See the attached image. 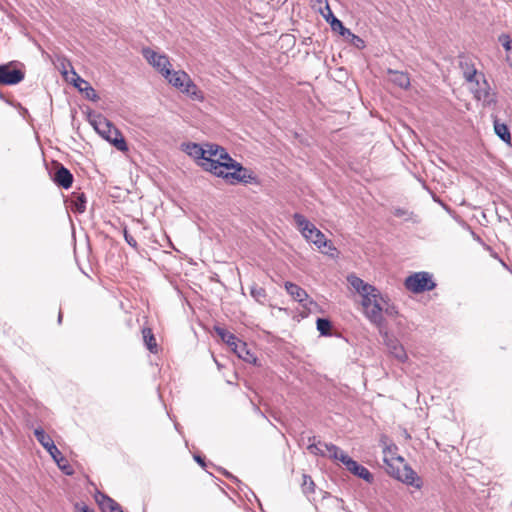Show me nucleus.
I'll use <instances>...</instances> for the list:
<instances>
[{"label":"nucleus","instance_id":"f257e3e1","mask_svg":"<svg viewBox=\"0 0 512 512\" xmlns=\"http://www.w3.org/2000/svg\"><path fill=\"white\" fill-rule=\"evenodd\" d=\"M293 220L302 236L307 241L313 243L323 253L332 255V251L336 250L333 243L330 240H327L325 235L304 215L295 213L293 215Z\"/></svg>","mask_w":512,"mask_h":512},{"label":"nucleus","instance_id":"f03ea898","mask_svg":"<svg viewBox=\"0 0 512 512\" xmlns=\"http://www.w3.org/2000/svg\"><path fill=\"white\" fill-rule=\"evenodd\" d=\"M218 169V177L223 178L228 184H258L259 180L256 174L249 168L244 167L240 162L224 163L212 166Z\"/></svg>","mask_w":512,"mask_h":512},{"label":"nucleus","instance_id":"7ed1b4c3","mask_svg":"<svg viewBox=\"0 0 512 512\" xmlns=\"http://www.w3.org/2000/svg\"><path fill=\"white\" fill-rule=\"evenodd\" d=\"M34 435L37 441L43 446V448L56 462L58 468L66 475H73L74 470L72 466L68 463L67 459L62 455V453L57 448L52 438L48 434H46V432L41 427H38L34 430Z\"/></svg>","mask_w":512,"mask_h":512},{"label":"nucleus","instance_id":"20e7f679","mask_svg":"<svg viewBox=\"0 0 512 512\" xmlns=\"http://www.w3.org/2000/svg\"><path fill=\"white\" fill-rule=\"evenodd\" d=\"M406 288L413 293H422L431 291L436 287L432 274L429 272L421 271L413 273L405 280Z\"/></svg>","mask_w":512,"mask_h":512},{"label":"nucleus","instance_id":"39448f33","mask_svg":"<svg viewBox=\"0 0 512 512\" xmlns=\"http://www.w3.org/2000/svg\"><path fill=\"white\" fill-rule=\"evenodd\" d=\"M473 83L476 84V88H474L473 94L474 97L483 102L484 106H492L497 102L496 93L491 91L490 85L488 84L484 75H480L478 79H476Z\"/></svg>","mask_w":512,"mask_h":512},{"label":"nucleus","instance_id":"423d86ee","mask_svg":"<svg viewBox=\"0 0 512 512\" xmlns=\"http://www.w3.org/2000/svg\"><path fill=\"white\" fill-rule=\"evenodd\" d=\"M142 55L147 60V62L153 66L162 76L164 74L169 75L171 64L168 56L165 54L157 53L149 47L142 49Z\"/></svg>","mask_w":512,"mask_h":512},{"label":"nucleus","instance_id":"0eeeda50","mask_svg":"<svg viewBox=\"0 0 512 512\" xmlns=\"http://www.w3.org/2000/svg\"><path fill=\"white\" fill-rule=\"evenodd\" d=\"M340 462L343 463L346 466L347 470H349L354 475L358 476L359 478L365 480L368 483L373 482L374 477L372 473L366 467L350 458L346 453L340 454Z\"/></svg>","mask_w":512,"mask_h":512},{"label":"nucleus","instance_id":"6e6552de","mask_svg":"<svg viewBox=\"0 0 512 512\" xmlns=\"http://www.w3.org/2000/svg\"><path fill=\"white\" fill-rule=\"evenodd\" d=\"M89 122L96 132L107 141V138H109L112 133L114 125L101 114H90Z\"/></svg>","mask_w":512,"mask_h":512},{"label":"nucleus","instance_id":"1a4fd4ad","mask_svg":"<svg viewBox=\"0 0 512 512\" xmlns=\"http://www.w3.org/2000/svg\"><path fill=\"white\" fill-rule=\"evenodd\" d=\"M25 74L20 69H11L9 65H0V84L15 85L21 82Z\"/></svg>","mask_w":512,"mask_h":512},{"label":"nucleus","instance_id":"9d476101","mask_svg":"<svg viewBox=\"0 0 512 512\" xmlns=\"http://www.w3.org/2000/svg\"><path fill=\"white\" fill-rule=\"evenodd\" d=\"M72 78L71 82L75 88H77L81 93L84 94L85 98L96 102L99 99L95 89L90 85V83L83 78H81L73 69H72Z\"/></svg>","mask_w":512,"mask_h":512},{"label":"nucleus","instance_id":"9b49d317","mask_svg":"<svg viewBox=\"0 0 512 512\" xmlns=\"http://www.w3.org/2000/svg\"><path fill=\"white\" fill-rule=\"evenodd\" d=\"M325 10L327 13L321 11L323 17L327 22L330 23L331 29L335 32H338L341 36L346 37L347 35H352L350 29L346 28L342 21L339 20L330 9L329 3L325 0Z\"/></svg>","mask_w":512,"mask_h":512},{"label":"nucleus","instance_id":"f8f14e48","mask_svg":"<svg viewBox=\"0 0 512 512\" xmlns=\"http://www.w3.org/2000/svg\"><path fill=\"white\" fill-rule=\"evenodd\" d=\"M236 160H234L229 153L226 151L224 147L221 146L219 149L218 157L217 159H206V162L202 163V168L205 171H208L212 173L214 176L218 177V169L212 168V166L218 164H224V163H234Z\"/></svg>","mask_w":512,"mask_h":512},{"label":"nucleus","instance_id":"ddd939ff","mask_svg":"<svg viewBox=\"0 0 512 512\" xmlns=\"http://www.w3.org/2000/svg\"><path fill=\"white\" fill-rule=\"evenodd\" d=\"M94 499L102 512H119L122 510L120 504L99 490H96Z\"/></svg>","mask_w":512,"mask_h":512},{"label":"nucleus","instance_id":"4468645a","mask_svg":"<svg viewBox=\"0 0 512 512\" xmlns=\"http://www.w3.org/2000/svg\"><path fill=\"white\" fill-rule=\"evenodd\" d=\"M383 303H385L384 299L383 301H375L369 308L364 311L365 316L377 326L382 325L384 321L382 316V311L384 309Z\"/></svg>","mask_w":512,"mask_h":512},{"label":"nucleus","instance_id":"2eb2a0df","mask_svg":"<svg viewBox=\"0 0 512 512\" xmlns=\"http://www.w3.org/2000/svg\"><path fill=\"white\" fill-rule=\"evenodd\" d=\"M73 174L70 172L69 169L64 167L63 165H60L53 177V181L60 187L64 189H68L72 186L73 183Z\"/></svg>","mask_w":512,"mask_h":512},{"label":"nucleus","instance_id":"dca6fc26","mask_svg":"<svg viewBox=\"0 0 512 512\" xmlns=\"http://www.w3.org/2000/svg\"><path fill=\"white\" fill-rule=\"evenodd\" d=\"M393 475L405 484L415 486L418 489L421 488V482L416 472L407 465L404 466L402 472L398 471L396 474L393 473Z\"/></svg>","mask_w":512,"mask_h":512},{"label":"nucleus","instance_id":"f3484780","mask_svg":"<svg viewBox=\"0 0 512 512\" xmlns=\"http://www.w3.org/2000/svg\"><path fill=\"white\" fill-rule=\"evenodd\" d=\"M163 77L172 86H174L175 88H177L178 90L181 91L183 89V87H185V85L188 81L189 75L183 70H178V71L169 70V75L164 74Z\"/></svg>","mask_w":512,"mask_h":512},{"label":"nucleus","instance_id":"a211bd4d","mask_svg":"<svg viewBox=\"0 0 512 512\" xmlns=\"http://www.w3.org/2000/svg\"><path fill=\"white\" fill-rule=\"evenodd\" d=\"M459 66L463 72L465 80L469 83H473L480 76H477V70L468 57H460Z\"/></svg>","mask_w":512,"mask_h":512},{"label":"nucleus","instance_id":"6ab92c4d","mask_svg":"<svg viewBox=\"0 0 512 512\" xmlns=\"http://www.w3.org/2000/svg\"><path fill=\"white\" fill-rule=\"evenodd\" d=\"M183 151L186 152L189 156L193 157L198 161V165L202 167V163L206 162L204 146L198 143H186L183 144Z\"/></svg>","mask_w":512,"mask_h":512},{"label":"nucleus","instance_id":"aec40b11","mask_svg":"<svg viewBox=\"0 0 512 512\" xmlns=\"http://www.w3.org/2000/svg\"><path fill=\"white\" fill-rule=\"evenodd\" d=\"M389 81L401 89H407L410 86L409 75L402 71L388 69Z\"/></svg>","mask_w":512,"mask_h":512},{"label":"nucleus","instance_id":"412c9836","mask_svg":"<svg viewBox=\"0 0 512 512\" xmlns=\"http://www.w3.org/2000/svg\"><path fill=\"white\" fill-rule=\"evenodd\" d=\"M386 346L391 355H393L398 361L405 362L408 358L406 351L402 344L393 338H388L386 340Z\"/></svg>","mask_w":512,"mask_h":512},{"label":"nucleus","instance_id":"4be33fe9","mask_svg":"<svg viewBox=\"0 0 512 512\" xmlns=\"http://www.w3.org/2000/svg\"><path fill=\"white\" fill-rule=\"evenodd\" d=\"M285 289L287 293L297 302H299L301 305L308 301V294L307 292L301 288L299 285L292 283V282H286L285 283Z\"/></svg>","mask_w":512,"mask_h":512},{"label":"nucleus","instance_id":"5701e85b","mask_svg":"<svg viewBox=\"0 0 512 512\" xmlns=\"http://www.w3.org/2000/svg\"><path fill=\"white\" fill-rule=\"evenodd\" d=\"M70 207L75 213H83L86 210V196L83 192H73L69 199Z\"/></svg>","mask_w":512,"mask_h":512},{"label":"nucleus","instance_id":"b1692460","mask_svg":"<svg viewBox=\"0 0 512 512\" xmlns=\"http://www.w3.org/2000/svg\"><path fill=\"white\" fill-rule=\"evenodd\" d=\"M107 141L121 152L128 151V145L126 143V140L124 139L122 133L115 126L112 129L110 137L107 138Z\"/></svg>","mask_w":512,"mask_h":512},{"label":"nucleus","instance_id":"393cba45","mask_svg":"<svg viewBox=\"0 0 512 512\" xmlns=\"http://www.w3.org/2000/svg\"><path fill=\"white\" fill-rule=\"evenodd\" d=\"M181 92L186 94L194 101L202 102L204 100L203 92L197 87V85L192 81L190 77L188 78V81Z\"/></svg>","mask_w":512,"mask_h":512},{"label":"nucleus","instance_id":"a878e982","mask_svg":"<svg viewBox=\"0 0 512 512\" xmlns=\"http://www.w3.org/2000/svg\"><path fill=\"white\" fill-rule=\"evenodd\" d=\"M348 283L352 286V288L357 291L360 295L366 292L367 290L375 291V287L365 283L361 278L356 275H349L347 277Z\"/></svg>","mask_w":512,"mask_h":512},{"label":"nucleus","instance_id":"bb28decb","mask_svg":"<svg viewBox=\"0 0 512 512\" xmlns=\"http://www.w3.org/2000/svg\"><path fill=\"white\" fill-rule=\"evenodd\" d=\"M215 332L221 338L223 342H225L231 349H233L236 344L240 341L233 333L227 331L225 328L220 326L214 327Z\"/></svg>","mask_w":512,"mask_h":512},{"label":"nucleus","instance_id":"cd10ccee","mask_svg":"<svg viewBox=\"0 0 512 512\" xmlns=\"http://www.w3.org/2000/svg\"><path fill=\"white\" fill-rule=\"evenodd\" d=\"M232 350L234 353L237 354L239 358L248 363L256 361V357L252 353H250V351L247 349L246 343L242 341H239Z\"/></svg>","mask_w":512,"mask_h":512},{"label":"nucleus","instance_id":"c85d7f7f","mask_svg":"<svg viewBox=\"0 0 512 512\" xmlns=\"http://www.w3.org/2000/svg\"><path fill=\"white\" fill-rule=\"evenodd\" d=\"M362 297V306L364 311L369 308L373 302L375 301H383V296L380 294V292L375 288V291L367 290L363 294H361Z\"/></svg>","mask_w":512,"mask_h":512},{"label":"nucleus","instance_id":"c756f323","mask_svg":"<svg viewBox=\"0 0 512 512\" xmlns=\"http://www.w3.org/2000/svg\"><path fill=\"white\" fill-rule=\"evenodd\" d=\"M494 131L496 135L506 144L511 145V134L506 124L500 123L497 119L494 120Z\"/></svg>","mask_w":512,"mask_h":512},{"label":"nucleus","instance_id":"7c9ffc66","mask_svg":"<svg viewBox=\"0 0 512 512\" xmlns=\"http://www.w3.org/2000/svg\"><path fill=\"white\" fill-rule=\"evenodd\" d=\"M250 295L256 302L260 304H264L267 300L266 290L255 283L250 286Z\"/></svg>","mask_w":512,"mask_h":512},{"label":"nucleus","instance_id":"2f4dec72","mask_svg":"<svg viewBox=\"0 0 512 512\" xmlns=\"http://www.w3.org/2000/svg\"><path fill=\"white\" fill-rule=\"evenodd\" d=\"M142 333H143V339H144L147 349L152 353H156L157 352V343H156V339H155L151 329L145 328V329H143Z\"/></svg>","mask_w":512,"mask_h":512},{"label":"nucleus","instance_id":"473e14b6","mask_svg":"<svg viewBox=\"0 0 512 512\" xmlns=\"http://www.w3.org/2000/svg\"><path fill=\"white\" fill-rule=\"evenodd\" d=\"M316 327L321 336H331L332 323L327 318H318Z\"/></svg>","mask_w":512,"mask_h":512},{"label":"nucleus","instance_id":"72a5a7b5","mask_svg":"<svg viewBox=\"0 0 512 512\" xmlns=\"http://www.w3.org/2000/svg\"><path fill=\"white\" fill-rule=\"evenodd\" d=\"M393 214L396 217H403L404 220L407 221V222L408 221L412 222V223H418L419 222L417 216L413 212L408 211V210H406L404 208H399V207L395 208L393 210Z\"/></svg>","mask_w":512,"mask_h":512},{"label":"nucleus","instance_id":"f704fd0d","mask_svg":"<svg viewBox=\"0 0 512 512\" xmlns=\"http://www.w3.org/2000/svg\"><path fill=\"white\" fill-rule=\"evenodd\" d=\"M499 42L502 44L506 52H508L507 59L510 61V65L512 67V40L508 34H501L498 38Z\"/></svg>","mask_w":512,"mask_h":512},{"label":"nucleus","instance_id":"c9c22d12","mask_svg":"<svg viewBox=\"0 0 512 512\" xmlns=\"http://www.w3.org/2000/svg\"><path fill=\"white\" fill-rule=\"evenodd\" d=\"M220 148L221 146L218 144L206 143L204 145L206 159H217Z\"/></svg>","mask_w":512,"mask_h":512},{"label":"nucleus","instance_id":"e433bc0d","mask_svg":"<svg viewBox=\"0 0 512 512\" xmlns=\"http://www.w3.org/2000/svg\"><path fill=\"white\" fill-rule=\"evenodd\" d=\"M308 446H307V449L309 450V452L313 455H316V456H324L325 453L323 452V450H321L319 447H318V444L316 443V437L315 436H312V437H309L308 438Z\"/></svg>","mask_w":512,"mask_h":512},{"label":"nucleus","instance_id":"4c0bfd02","mask_svg":"<svg viewBox=\"0 0 512 512\" xmlns=\"http://www.w3.org/2000/svg\"><path fill=\"white\" fill-rule=\"evenodd\" d=\"M324 446L329 453L330 458L340 461V454L344 452L338 446L332 443H325Z\"/></svg>","mask_w":512,"mask_h":512},{"label":"nucleus","instance_id":"58836bf2","mask_svg":"<svg viewBox=\"0 0 512 512\" xmlns=\"http://www.w3.org/2000/svg\"><path fill=\"white\" fill-rule=\"evenodd\" d=\"M315 488V483L309 475H303V483L302 489L304 493H313Z\"/></svg>","mask_w":512,"mask_h":512},{"label":"nucleus","instance_id":"ea45409f","mask_svg":"<svg viewBox=\"0 0 512 512\" xmlns=\"http://www.w3.org/2000/svg\"><path fill=\"white\" fill-rule=\"evenodd\" d=\"M346 38H348L357 48H364L365 46L364 40L353 33L352 35H347Z\"/></svg>","mask_w":512,"mask_h":512},{"label":"nucleus","instance_id":"a19ab883","mask_svg":"<svg viewBox=\"0 0 512 512\" xmlns=\"http://www.w3.org/2000/svg\"><path fill=\"white\" fill-rule=\"evenodd\" d=\"M124 239L126 241V243L131 246L132 248H137L138 244H137V241L135 240V238L129 234V232L127 231V229L125 228L124 229Z\"/></svg>","mask_w":512,"mask_h":512},{"label":"nucleus","instance_id":"79ce46f5","mask_svg":"<svg viewBox=\"0 0 512 512\" xmlns=\"http://www.w3.org/2000/svg\"><path fill=\"white\" fill-rule=\"evenodd\" d=\"M302 306L308 309L310 313L315 312L318 309V304L310 298H308V301L304 302Z\"/></svg>","mask_w":512,"mask_h":512},{"label":"nucleus","instance_id":"37998d69","mask_svg":"<svg viewBox=\"0 0 512 512\" xmlns=\"http://www.w3.org/2000/svg\"><path fill=\"white\" fill-rule=\"evenodd\" d=\"M194 460L202 467L205 466L204 458H202L200 455H194Z\"/></svg>","mask_w":512,"mask_h":512},{"label":"nucleus","instance_id":"c03bdc74","mask_svg":"<svg viewBox=\"0 0 512 512\" xmlns=\"http://www.w3.org/2000/svg\"><path fill=\"white\" fill-rule=\"evenodd\" d=\"M254 411L255 413H257L258 415H260L262 418L266 419V415L259 409L258 406L254 405Z\"/></svg>","mask_w":512,"mask_h":512},{"label":"nucleus","instance_id":"a18cd8bd","mask_svg":"<svg viewBox=\"0 0 512 512\" xmlns=\"http://www.w3.org/2000/svg\"><path fill=\"white\" fill-rule=\"evenodd\" d=\"M222 473L227 477V478H230L234 481H239L236 477H234L231 473H229L228 471L226 470H223Z\"/></svg>","mask_w":512,"mask_h":512},{"label":"nucleus","instance_id":"49530a36","mask_svg":"<svg viewBox=\"0 0 512 512\" xmlns=\"http://www.w3.org/2000/svg\"><path fill=\"white\" fill-rule=\"evenodd\" d=\"M80 512H94L92 509H90L87 505H82L80 508Z\"/></svg>","mask_w":512,"mask_h":512},{"label":"nucleus","instance_id":"de8ad7c7","mask_svg":"<svg viewBox=\"0 0 512 512\" xmlns=\"http://www.w3.org/2000/svg\"><path fill=\"white\" fill-rule=\"evenodd\" d=\"M62 318H63V314L61 311H59L58 319H57L59 324L62 322Z\"/></svg>","mask_w":512,"mask_h":512},{"label":"nucleus","instance_id":"09e8293b","mask_svg":"<svg viewBox=\"0 0 512 512\" xmlns=\"http://www.w3.org/2000/svg\"><path fill=\"white\" fill-rule=\"evenodd\" d=\"M175 428L177 431H179V424L178 423H175Z\"/></svg>","mask_w":512,"mask_h":512},{"label":"nucleus","instance_id":"8fccbe9b","mask_svg":"<svg viewBox=\"0 0 512 512\" xmlns=\"http://www.w3.org/2000/svg\"><path fill=\"white\" fill-rule=\"evenodd\" d=\"M317 3L322 4L323 0H315Z\"/></svg>","mask_w":512,"mask_h":512},{"label":"nucleus","instance_id":"3c124183","mask_svg":"<svg viewBox=\"0 0 512 512\" xmlns=\"http://www.w3.org/2000/svg\"><path fill=\"white\" fill-rule=\"evenodd\" d=\"M397 459L400 460L401 462L404 461V459L402 457H398Z\"/></svg>","mask_w":512,"mask_h":512},{"label":"nucleus","instance_id":"603ef678","mask_svg":"<svg viewBox=\"0 0 512 512\" xmlns=\"http://www.w3.org/2000/svg\"><path fill=\"white\" fill-rule=\"evenodd\" d=\"M119 512H124V510L122 509V510H121V511H119Z\"/></svg>","mask_w":512,"mask_h":512}]
</instances>
